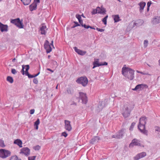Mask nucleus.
Wrapping results in <instances>:
<instances>
[{
  "instance_id": "nucleus-1",
  "label": "nucleus",
  "mask_w": 160,
  "mask_h": 160,
  "mask_svg": "<svg viewBox=\"0 0 160 160\" xmlns=\"http://www.w3.org/2000/svg\"><path fill=\"white\" fill-rule=\"evenodd\" d=\"M126 65H124L122 68V74L128 79L132 80L134 78V71L130 68H126Z\"/></svg>"
},
{
  "instance_id": "nucleus-2",
  "label": "nucleus",
  "mask_w": 160,
  "mask_h": 160,
  "mask_svg": "<svg viewBox=\"0 0 160 160\" xmlns=\"http://www.w3.org/2000/svg\"><path fill=\"white\" fill-rule=\"evenodd\" d=\"M133 108L134 105L130 103H127L123 105L122 110V113L125 118L130 116L131 112Z\"/></svg>"
},
{
  "instance_id": "nucleus-3",
  "label": "nucleus",
  "mask_w": 160,
  "mask_h": 160,
  "mask_svg": "<svg viewBox=\"0 0 160 160\" xmlns=\"http://www.w3.org/2000/svg\"><path fill=\"white\" fill-rule=\"evenodd\" d=\"M146 121L147 119L146 117H143L139 119V124L138 126V128L141 132L145 134L147 133L145 128Z\"/></svg>"
},
{
  "instance_id": "nucleus-4",
  "label": "nucleus",
  "mask_w": 160,
  "mask_h": 160,
  "mask_svg": "<svg viewBox=\"0 0 160 160\" xmlns=\"http://www.w3.org/2000/svg\"><path fill=\"white\" fill-rule=\"evenodd\" d=\"M29 68V65H22V69L21 71V73L23 75L24 74V69H25V74L26 75H27L29 78H33L37 76L39 74V72H38L37 74L35 75H31L29 74L28 72V70Z\"/></svg>"
},
{
  "instance_id": "nucleus-5",
  "label": "nucleus",
  "mask_w": 160,
  "mask_h": 160,
  "mask_svg": "<svg viewBox=\"0 0 160 160\" xmlns=\"http://www.w3.org/2000/svg\"><path fill=\"white\" fill-rule=\"evenodd\" d=\"M76 81L78 83L81 84L84 87L86 86L88 82V79L86 77H80Z\"/></svg>"
},
{
  "instance_id": "nucleus-6",
  "label": "nucleus",
  "mask_w": 160,
  "mask_h": 160,
  "mask_svg": "<svg viewBox=\"0 0 160 160\" xmlns=\"http://www.w3.org/2000/svg\"><path fill=\"white\" fill-rule=\"evenodd\" d=\"M11 152L8 150L5 149H0V157L2 158H5L10 156Z\"/></svg>"
},
{
  "instance_id": "nucleus-7",
  "label": "nucleus",
  "mask_w": 160,
  "mask_h": 160,
  "mask_svg": "<svg viewBox=\"0 0 160 160\" xmlns=\"http://www.w3.org/2000/svg\"><path fill=\"white\" fill-rule=\"evenodd\" d=\"M134 146H138L141 147H144V145L141 143L140 141L136 139H133L132 142L129 145V147H132Z\"/></svg>"
},
{
  "instance_id": "nucleus-8",
  "label": "nucleus",
  "mask_w": 160,
  "mask_h": 160,
  "mask_svg": "<svg viewBox=\"0 0 160 160\" xmlns=\"http://www.w3.org/2000/svg\"><path fill=\"white\" fill-rule=\"evenodd\" d=\"M51 46L48 40H46L44 43V47L47 53H49L52 51V49Z\"/></svg>"
},
{
  "instance_id": "nucleus-9",
  "label": "nucleus",
  "mask_w": 160,
  "mask_h": 160,
  "mask_svg": "<svg viewBox=\"0 0 160 160\" xmlns=\"http://www.w3.org/2000/svg\"><path fill=\"white\" fill-rule=\"evenodd\" d=\"M65 128L68 131H70L72 130V127L70 124V122L67 120L64 121Z\"/></svg>"
},
{
  "instance_id": "nucleus-10",
  "label": "nucleus",
  "mask_w": 160,
  "mask_h": 160,
  "mask_svg": "<svg viewBox=\"0 0 160 160\" xmlns=\"http://www.w3.org/2000/svg\"><path fill=\"white\" fill-rule=\"evenodd\" d=\"M93 66L92 68H94L96 67H99L102 65H107L108 63L107 62H104L103 63H99L98 59H97L95 61L93 62Z\"/></svg>"
},
{
  "instance_id": "nucleus-11",
  "label": "nucleus",
  "mask_w": 160,
  "mask_h": 160,
  "mask_svg": "<svg viewBox=\"0 0 160 160\" xmlns=\"http://www.w3.org/2000/svg\"><path fill=\"white\" fill-rule=\"evenodd\" d=\"M0 30L1 32H7L8 31V26L0 22Z\"/></svg>"
},
{
  "instance_id": "nucleus-12",
  "label": "nucleus",
  "mask_w": 160,
  "mask_h": 160,
  "mask_svg": "<svg viewBox=\"0 0 160 160\" xmlns=\"http://www.w3.org/2000/svg\"><path fill=\"white\" fill-rule=\"evenodd\" d=\"M30 150L28 148H23L21 149L20 152V153L22 154L25 155H28L30 154Z\"/></svg>"
},
{
  "instance_id": "nucleus-13",
  "label": "nucleus",
  "mask_w": 160,
  "mask_h": 160,
  "mask_svg": "<svg viewBox=\"0 0 160 160\" xmlns=\"http://www.w3.org/2000/svg\"><path fill=\"white\" fill-rule=\"evenodd\" d=\"M79 94L80 98L82 100V102L84 104H86L87 101L86 94L83 92H80Z\"/></svg>"
},
{
  "instance_id": "nucleus-14",
  "label": "nucleus",
  "mask_w": 160,
  "mask_h": 160,
  "mask_svg": "<svg viewBox=\"0 0 160 160\" xmlns=\"http://www.w3.org/2000/svg\"><path fill=\"white\" fill-rule=\"evenodd\" d=\"M146 155L145 152H142L138 154L134 158V160H138L139 159L145 157Z\"/></svg>"
},
{
  "instance_id": "nucleus-15",
  "label": "nucleus",
  "mask_w": 160,
  "mask_h": 160,
  "mask_svg": "<svg viewBox=\"0 0 160 160\" xmlns=\"http://www.w3.org/2000/svg\"><path fill=\"white\" fill-rule=\"evenodd\" d=\"M75 51L78 54L83 55L85 54L86 53V52L82 51L80 49H78L76 47H75L74 48Z\"/></svg>"
},
{
  "instance_id": "nucleus-16",
  "label": "nucleus",
  "mask_w": 160,
  "mask_h": 160,
  "mask_svg": "<svg viewBox=\"0 0 160 160\" xmlns=\"http://www.w3.org/2000/svg\"><path fill=\"white\" fill-rule=\"evenodd\" d=\"M37 4L35 2H34L29 6V9L30 11H32L37 9Z\"/></svg>"
},
{
  "instance_id": "nucleus-17",
  "label": "nucleus",
  "mask_w": 160,
  "mask_h": 160,
  "mask_svg": "<svg viewBox=\"0 0 160 160\" xmlns=\"http://www.w3.org/2000/svg\"><path fill=\"white\" fill-rule=\"evenodd\" d=\"M98 13L103 14L106 12V10L104 8L102 7L97 8Z\"/></svg>"
},
{
  "instance_id": "nucleus-18",
  "label": "nucleus",
  "mask_w": 160,
  "mask_h": 160,
  "mask_svg": "<svg viewBox=\"0 0 160 160\" xmlns=\"http://www.w3.org/2000/svg\"><path fill=\"white\" fill-rule=\"evenodd\" d=\"M47 28L46 26L43 24L42 27L40 28L41 33L42 34H45L46 33Z\"/></svg>"
},
{
  "instance_id": "nucleus-19",
  "label": "nucleus",
  "mask_w": 160,
  "mask_h": 160,
  "mask_svg": "<svg viewBox=\"0 0 160 160\" xmlns=\"http://www.w3.org/2000/svg\"><path fill=\"white\" fill-rule=\"evenodd\" d=\"M14 143L17 145L20 148L22 147V141L20 139H17L14 140Z\"/></svg>"
},
{
  "instance_id": "nucleus-20",
  "label": "nucleus",
  "mask_w": 160,
  "mask_h": 160,
  "mask_svg": "<svg viewBox=\"0 0 160 160\" xmlns=\"http://www.w3.org/2000/svg\"><path fill=\"white\" fill-rule=\"evenodd\" d=\"M153 24H157L160 22V17H155L152 21Z\"/></svg>"
},
{
  "instance_id": "nucleus-21",
  "label": "nucleus",
  "mask_w": 160,
  "mask_h": 160,
  "mask_svg": "<svg viewBox=\"0 0 160 160\" xmlns=\"http://www.w3.org/2000/svg\"><path fill=\"white\" fill-rule=\"evenodd\" d=\"M100 138L98 137H95L91 139L90 143L92 144H94L96 142H98Z\"/></svg>"
},
{
  "instance_id": "nucleus-22",
  "label": "nucleus",
  "mask_w": 160,
  "mask_h": 160,
  "mask_svg": "<svg viewBox=\"0 0 160 160\" xmlns=\"http://www.w3.org/2000/svg\"><path fill=\"white\" fill-rule=\"evenodd\" d=\"M16 25L19 28H23V23L22 21H20V19L18 20V22H17Z\"/></svg>"
},
{
  "instance_id": "nucleus-23",
  "label": "nucleus",
  "mask_w": 160,
  "mask_h": 160,
  "mask_svg": "<svg viewBox=\"0 0 160 160\" xmlns=\"http://www.w3.org/2000/svg\"><path fill=\"white\" fill-rule=\"evenodd\" d=\"M40 122L39 119L38 118L37 121L34 122V126L36 130H38V126L40 124Z\"/></svg>"
},
{
  "instance_id": "nucleus-24",
  "label": "nucleus",
  "mask_w": 160,
  "mask_h": 160,
  "mask_svg": "<svg viewBox=\"0 0 160 160\" xmlns=\"http://www.w3.org/2000/svg\"><path fill=\"white\" fill-rule=\"evenodd\" d=\"M146 5V3L144 2H141L139 4V5L140 6V10L141 11L143 9Z\"/></svg>"
},
{
  "instance_id": "nucleus-25",
  "label": "nucleus",
  "mask_w": 160,
  "mask_h": 160,
  "mask_svg": "<svg viewBox=\"0 0 160 160\" xmlns=\"http://www.w3.org/2000/svg\"><path fill=\"white\" fill-rule=\"evenodd\" d=\"M21 1L24 5H28L30 4L31 0H21Z\"/></svg>"
},
{
  "instance_id": "nucleus-26",
  "label": "nucleus",
  "mask_w": 160,
  "mask_h": 160,
  "mask_svg": "<svg viewBox=\"0 0 160 160\" xmlns=\"http://www.w3.org/2000/svg\"><path fill=\"white\" fill-rule=\"evenodd\" d=\"M115 22H117L120 21L119 17L118 15H117L113 16Z\"/></svg>"
},
{
  "instance_id": "nucleus-27",
  "label": "nucleus",
  "mask_w": 160,
  "mask_h": 160,
  "mask_svg": "<svg viewBox=\"0 0 160 160\" xmlns=\"http://www.w3.org/2000/svg\"><path fill=\"white\" fill-rule=\"evenodd\" d=\"M6 146L4 141L1 139H0V147L4 148Z\"/></svg>"
},
{
  "instance_id": "nucleus-28",
  "label": "nucleus",
  "mask_w": 160,
  "mask_h": 160,
  "mask_svg": "<svg viewBox=\"0 0 160 160\" xmlns=\"http://www.w3.org/2000/svg\"><path fill=\"white\" fill-rule=\"evenodd\" d=\"M119 133H121V136H118V135H112V138H122L123 136V134L122 132H120Z\"/></svg>"
},
{
  "instance_id": "nucleus-29",
  "label": "nucleus",
  "mask_w": 160,
  "mask_h": 160,
  "mask_svg": "<svg viewBox=\"0 0 160 160\" xmlns=\"http://www.w3.org/2000/svg\"><path fill=\"white\" fill-rule=\"evenodd\" d=\"M7 80L8 81L11 83H13V78L10 76H8L7 77Z\"/></svg>"
},
{
  "instance_id": "nucleus-30",
  "label": "nucleus",
  "mask_w": 160,
  "mask_h": 160,
  "mask_svg": "<svg viewBox=\"0 0 160 160\" xmlns=\"http://www.w3.org/2000/svg\"><path fill=\"white\" fill-rule=\"evenodd\" d=\"M19 20V18H18L16 19H12V20L11 21V22L13 24H15L16 25L17 22H18V20Z\"/></svg>"
},
{
  "instance_id": "nucleus-31",
  "label": "nucleus",
  "mask_w": 160,
  "mask_h": 160,
  "mask_svg": "<svg viewBox=\"0 0 160 160\" xmlns=\"http://www.w3.org/2000/svg\"><path fill=\"white\" fill-rule=\"evenodd\" d=\"M142 85V84L138 85H137L136 86L135 88H134L132 90H136L141 89L142 88L141 86Z\"/></svg>"
},
{
  "instance_id": "nucleus-32",
  "label": "nucleus",
  "mask_w": 160,
  "mask_h": 160,
  "mask_svg": "<svg viewBox=\"0 0 160 160\" xmlns=\"http://www.w3.org/2000/svg\"><path fill=\"white\" fill-rule=\"evenodd\" d=\"M10 160H21V159H19L18 157L16 156H12Z\"/></svg>"
},
{
  "instance_id": "nucleus-33",
  "label": "nucleus",
  "mask_w": 160,
  "mask_h": 160,
  "mask_svg": "<svg viewBox=\"0 0 160 160\" xmlns=\"http://www.w3.org/2000/svg\"><path fill=\"white\" fill-rule=\"evenodd\" d=\"M82 26L83 27H84V28H87V29L88 28H90L92 29H95V28H93L92 27H91L89 26H86L85 24L82 25Z\"/></svg>"
},
{
  "instance_id": "nucleus-34",
  "label": "nucleus",
  "mask_w": 160,
  "mask_h": 160,
  "mask_svg": "<svg viewBox=\"0 0 160 160\" xmlns=\"http://www.w3.org/2000/svg\"><path fill=\"white\" fill-rule=\"evenodd\" d=\"M108 17V15L106 16V17L104 18L102 20V21L104 23L105 25L107 24V20Z\"/></svg>"
},
{
  "instance_id": "nucleus-35",
  "label": "nucleus",
  "mask_w": 160,
  "mask_h": 160,
  "mask_svg": "<svg viewBox=\"0 0 160 160\" xmlns=\"http://www.w3.org/2000/svg\"><path fill=\"white\" fill-rule=\"evenodd\" d=\"M155 130L156 132H158V133H160V127L155 126L154 127Z\"/></svg>"
},
{
  "instance_id": "nucleus-36",
  "label": "nucleus",
  "mask_w": 160,
  "mask_h": 160,
  "mask_svg": "<svg viewBox=\"0 0 160 160\" xmlns=\"http://www.w3.org/2000/svg\"><path fill=\"white\" fill-rule=\"evenodd\" d=\"M36 156H33L28 157V160H35Z\"/></svg>"
},
{
  "instance_id": "nucleus-37",
  "label": "nucleus",
  "mask_w": 160,
  "mask_h": 160,
  "mask_svg": "<svg viewBox=\"0 0 160 160\" xmlns=\"http://www.w3.org/2000/svg\"><path fill=\"white\" fill-rule=\"evenodd\" d=\"M97 13H98V12L97 8L96 9H93L92 11V14H95Z\"/></svg>"
},
{
  "instance_id": "nucleus-38",
  "label": "nucleus",
  "mask_w": 160,
  "mask_h": 160,
  "mask_svg": "<svg viewBox=\"0 0 160 160\" xmlns=\"http://www.w3.org/2000/svg\"><path fill=\"white\" fill-rule=\"evenodd\" d=\"M76 17L78 19V21H80V19H81V16L79 14H76Z\"/></svg>"
},
{
  "instance_id": "nucleus-39",
  "label": "nucleus",
  "mask_w": 160,
  "mask_h": 160,
  "mask_svg": "<svg viewBox=\"0 0 160 160\" xmlns=\"http://www.w3.org/2000/svg\"><path fill=\"white\" fill-rule=\"evenodd\" d=\"M11 72L12 73L14 74H15L17 73V71L16 70L14 69H12L11 70Z\"/></svg>"
},
{
  "instance_id": "nucleus-40",
  "label": "nucleus",
  "mask_w": 160,
  "mask_h": 160,
  "mask_svg": "<svg viewBox=\"0 0 160 160\" xmlns=\"http://www.w3.org/2000/svg\"><path fill=\"white\" fill-rule=\"evenodd\" d=\"M62 135L65 137H66L68 136V134L66 132H64L62 133Z\"/></svg>"
},
{
  "instance_id": "nucleus-41",
  "label": "nucleus",
  "mask_w": 160,
  "mask_h": 160,
  "mask_svg": "<svg viewBox=\"0 0 160 160\" xmlns=\"http://www.w3.org/2000/svg\"><path fill=\"white\" fill-rule=\"evenodd\" d=\"M96 30L100 32H102L104 31V30L103 29L99 28H96Z\"/></svg>"
},
{
  "instance_id": "nucleus-42",
  "label": "nucleus",
  "mask_w": 160,
  "mask_h": 160,
  "mask_svg": "<svg viewBox=\"0 0 160 160\" xmlns=\"http://www.w3.org/2000/svg\"><path fill=\"white\" fill-rule=\"evenodd\" d=\"M148 44V42L147 40H145L144 42V46L145 47H146Z\"/></svg>"
},
{
  "instance_id": "nucleus-43",
  "label": "nucleus",
  "mask_w": 160,
  "mask_h": 160,
  "mask_svg": "<svg viewBox=\"0 0 160 160\" xmlns=\"http://www.w3.org/2000/svg\"><path fill=\"white\" fill-rule=\"evenodd\" d=\"M33 82L35 84H37L38 82V81L37 79L34 78L33 80Z\"/></svg>"
},
{
  "instance_id": "nucleus-44",
  "label": "nucleus",
  "mask_w": 160,
  "mask_h": 160,
  "mask_svg": "<svg viewBox=\"0 0 160 160\" xmlns=\"http://www.w3.org/2000/svg\"><path fill=\"white\" fill-rule=\"evenodd\" d=\"M40 148V147L39 146H37L34 147L35 150H39Z\"/></svg>"
},
{
  "instance_id": "nucleus-45",
  "label": "nucleus",
  "mask_w": 160,
  "mask_h": 160,
  "mask_svg": "<svg viewBox=\"0 0 160 160\" xmlns=\"http://www.w3.org/2000/svg\"><path fill=\"white\" fill-rule=\"evenodd\" d=\"M122 132V134H123V130H121V131H120L118 132V133L116 135H118V136H121V133H119L120 132Z\"/></svg>"
},
{
  "instance_id": "nucleus-46",
  "label": "nucleus",
  "mask_w": 160,
  "mask_h": 160,
  "mask_svg": "<svg viewBox=\"0 0 160 160\" xmlns=\"http://www.w3.org/2000/svg\"><path fill=\"white\" fill-rule=\"evenodd\" d=\"M34 112H35V110L34 109H31L30 111V114H32L34 113Z\"/></svg>"
},
{
  "instance_id": "nucleus-47",
  "label": "nucleus",
  "mask_w": 160,
  "mask_h": 160,
  "mask_svg": "<svg viewBox=\"0 0 160 160\" xmlns=\"http://www.w3.org/2000/svg\"><path fill=\"white\" fill-rule=\"evenodd\" d=\"M151 4V2H148L147 3V6H148V10L149 9V8Z\"/></svg>"
},
{
  "instance_id": "nucleus-48",
  "label": "nucleus",
  "mask_w": 160,
  "mask_h": 160,
  "mask_svg": "<svg viewBox=\"0 0 160 160\" xmlns=\"http://www.w3.org/2000/svg\"><path fill=\"white\" fill-rule=\"evenodd\" d=\"M79 22L81 24L82 26V25H83V24L82 20L81 19H80V21H79Z\"/></svg>"
},
{
  "instance_id": "nucleus-49",
  "label": "nucleus",
  "mask_w": 160,
  "mask_h": 160,
  "mask_svg": "<svg viewBox=\"0 0 160 160\" xmlns=\"http://www.w3.org/2000/svg\"><path fill=\"white\" fill-rule=\"evenodd\" d=\"M75 22V23L76 24V26H73V28H74V27H76V26H79V25H79L78 23V22Z\"/></svg>"
},
{
  "instance_id": "nucleus-50",
  "label": "nucleus",
  "mask_w": 160,
  "mask_h": 160,
  "mask_svg": "<svg viewBox=\"0 0 160 160\" xmlns=\"http://www.w3.org/2000/svg\"><path fill=\"white\" fill-rule=\"evenodd\" d=\"M47 70L48 71L51 72H53V71L50 68H47Z\"/></svg>"
},
{
  "instance_id": "nucleus-51",
  "label": "nucleus",
  "mask_w": 160,
  "mask_h": 160,
  "mask_svg": "<svg viewBox=\"0 0 160 160\" xmlns=\"http://www.w3.org/2000/svg\"><path fill=\"white\" fill-rule=\"evenodd\" d=\"M36 2L37 3H39L40 2V0H34V2Z\"/></svg>"
},
{
  "instance_id": "nucleus-52",
  "label": "nucleus",
  "mask_w": 160,
  "mask_h": 160,
  "mask_svg": "<svg viewBox=\"0 0 160 160\" xmlns=\"http://www.w3.org/2000/svg\"><path fill=\"white\" fill-rule=\"evenodd\" d=\"M53 41H52L50 45L52 46L53 47Z\"/></svg>"
},
{
  "instance_id": "nucleus-53",
  "label": "nucleus",
  "mask_w": 160,
  "mask_h": 160,
  "mask_svg": "<svg viewBox=\"0 0 160 160\" xmlns=\"http://www.w3.org/2000/svg\"><path fill=\"white\" fill-rule=\"evenodd\" d=\"M15 60H16V58H13V59L12 60V62H14L15 61Z\"/></svg>"
},
{
  "instance_id": "nucleus-54",
  "label": "nucleus",
  "mask_w": 160,
  "mask_h": 160,
  "mask_svg": "<svg viewBox=\"0 0 160 160\" xmlns=\"http://www.w3.org/2000/svg\"><path fill=\"white\" fill-rule=\"evenodd\" d=\"M139 73H141V74H143V75H144V74H144V73H143V72H139Z\"/></svg>"
},
{
  "instance_id": "nucleus-55",
  "label": "nucleus",
  "mask_w": 160,
  "mask_h": 160,
  "mask_svg": "<svg viewBox=\"0 0 160 160\" xmlns=\"http://www.w3.org/2000/svg\"><path fill=\"white\" fill-rule=\"evenodd\" d=\"M53 62H54V63H55V64H57V62H56V61H54Z\"/></svg>"
},
{
  "instance_id": "nucleus-56",
  "label": "nucleus",
  "mask_w": 160,
  "mask_h": 160,
  "mask_svg": "<svg viewBox=\"0 0 160 160\" xmlns=\"http://www.w3.org/2000/svg\"><path fill=\"white\" fill-rule=\"evenodd\" d=\"M136 72H137L138 73H139V72H140V71H138V70H137V71H136Z\"/></svg>"
},
{
  "instance_id": "nucleus-57",
  "label": "nucleus",
  "mask_w": 160,
  "mask_h": 160,
  "mask_svg": "<svg viewBox=\"0 0 160 160\" xmlns=\"http://www.w3.org/2000/svg\"><path fill=\"white\" fill-rule=\"evenodd\" d=\"M159 65H160V59L158 61Z\"/></svg>"
},
{
  "instance_id": "nucleus-58",
  "label": "nucleus",
  "mask_w": 160,
  "mask_h": 160,
  "mask_svg": "<svg viewBox=\"0 0 160 160\" xmlns=\"http://www.w3.org/2000/svg\"><path fill=\"white\" fill-rule=\"evenodd\" d=\"M58 85H57V86L56 87V89H57V88H58Z\"/></svg>"
},
{
  "instance_id": "nucleus-59",
  "label": "nucleus",
  "mask_w": 160,
  "mask_h": 160,
  "mask_svg": "<svg viewBox=\"0 0 160 160\" xmlns=\"http://www.w3.org/2000/svg\"><path fill=\"white\" fill-rule=\"evenodd\" d=\"M119 2H121L120 0H117Z\"/></svg>"
},
{
  "instance_id": "nucleus-60",
  "label": "nucleus",
  "mask_w": 160,
  "mask_h": 160,
  "mask_svg": "<svg viewBox=\"0 0 160 160\" xmlns=\"http://www.w3.org/2000/svg\"><path fill=\"white\" fill-rule=\"evenodd\" d=\"M82 16H83V17H84V16H83V15H82Z\"/></svg>"
},
{
  "instance_id": "nucleus-61",
  "label": "nucleus",
  "mask_w": 160,
  "mask_h": 160,
  "mask_svg": "<svg viewBox=\"0 0 160 160\" xmlns=\"http://www.w3.org/2000/svg\"><path fill=\"white\" fill-rule=\"evenodd\" d=\"M148 65L150 67V65Z\"/></svg>"
}]
</instances>
